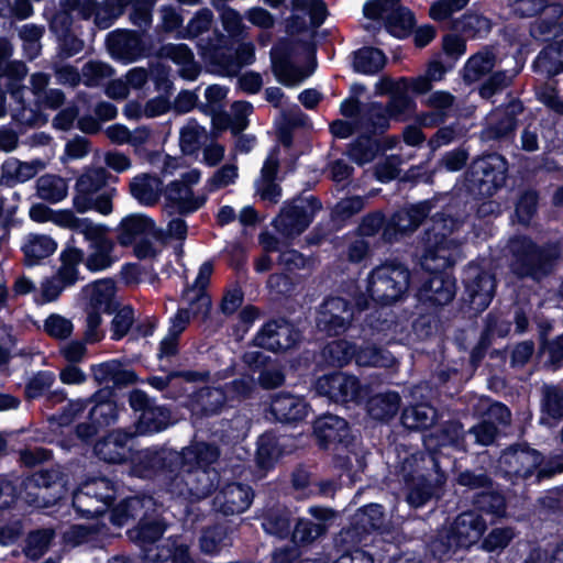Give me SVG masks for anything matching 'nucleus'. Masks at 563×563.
<instances>
[{
  "label": "nucleus",
  "instance_id": "obj_46",
  "mask_svg": "<svg viewBox=\"0 0 563 563\" xmlns=\"http://www.w3.org/2000/svg\"><path fill=\"white\" fill-rule=\"evenodd\" d=\"M36 190L41 199L56 203L66 198L68 185L66 180L59 176L44 175L37 179Z\"/></svg>",
  "mask_w": 563,
  "mask_h": 563
},
{
  "label": "nucleus",
  "instance_id": "obj_14",
  "mask_svg": "<svg viewBox=\"0 0 563 563\" xmlns=\"http://www.w3.org/2000/svg\"><path fill=\"white\" fill-rule=\"evenodd\" d=\"M318 209L319 205L316 200L297 199L283 208L274 224L284 235H298L308 228Z\"/></svg>",
  "mask_w": 563,
  "mask_h": 563
},
{
  "label": "nucleus",
  "instance_id": "obj_26",
  "mask_svg": "<svg viewBox=\"0 0 563 563\" xmlns=\"http://www.w3.org/2000/svg\"><path fill=\"white\" fill-rule=\"evenodd\" d=\"M213 273V265L211 262H205L198 272L194 285L185 290L184 301L190 306L192 314H207L211 300L206 294V287L209 285L210 277Z\"/></svg>",
  "mask_w": 563,
  "mask_h": 563
},
{
  "label": "nucleus",
  "instance_id": "obj_63",
  "mask_svg": "<svg viewBox=\"0 0 563 563\" xmlns=\"http://www.w3.org/2000/svg\"><path fill=\"white\" fill-rule=\"evenodd\" d=\"M324 353L331 363L338 366L347 364L356 355L355 347L344 340L333 341L325 347Z\"/></svg>",
  "mask_w": 563,
  "mask_h": 563
},
{
  "label": "nucleus",
  "instance_id": "obj_43",
  "mask_svg": "<svg viewBox=\"0 0 563 563\" xmlns=\"http://www.w3.org/2000/svg\"><path fill=\"white\" fill-rule=\"evenodd\" d=\"M169 411L161 406L146 408L139 417L136 432L139 434H152L165 430L170 426Z\"/></svg>",
  "mask_w": 563,
  "mask_h": 563
},
{
  "label": "nucleus",
  "instance_id": "obj_28",
  "mask_svg": "<svg viewBox=\"0 0 563 563\" xmlns=\"http://www.w3.org/2000/svg\"><path fill=\"white\" fill-rule=\"evenodd\" d=\"M131 440L132 434L122 430H115L96 443L95 452L106 462L121 463L129 455V442Z\"/></svg>",
  "mask_w": 563,
  "mask_h": 563
},
{
  "label": "nucleus",
  "instance_id": "obj_52",
  "mask_svg": "<svg viewBox=\"0 0 563 563\" xmlns=\"http://www.w3.org/2000/svg\"><path fill=\"white\" fill-rule=\"evenodd\" d=\"M402 423L409 429L428 428L435 420V410L429 405L420 404L407 408L402 413Z\"/></svg>",
  "mask_w": 563,
  "mask_h": 563
},
{
  "label": "nucleus",
  "instance_id": "obj_64",
  "mask_svg": "<svg viewBox=\"0 0 563 563\" xmlns=\"http://www.w3.org/2000/svg\"><path fill=\"white\" fill-rule=\"evenodd\" d=\"M378 151L377 144L369 137H361L351 145L349 155L358 165H364L374 159Z\"/></svg>",
  "mask_w": 563,
  "mask_h": 563
},
{
  "label": "nucleus",
  "instance_id": "obj_37",
  "mask_svg": "<svg viewBox=\"0 0 563 563\" xmlns=\"http://www.w3.org/2000/svg\"><path fill=\"white\" fill-rule=\"evenodd\" d=\"M161 56L173 60L179 67V75L188 80H195L199 67L194 60V54L185 44H167L161 48Z\"/></svg>",
  "mask_w": 563,
  "mask_h": 563
},
{
  "label": "nucleus",
  "instance_id": "obj_54",
  "mask_svg": "<svg viewBox=\"0 0 563 563\" xmlns=\"http://www.w3.org/2000/svg\"><path fill=\"white\" fill-rule=\"evenodd\" d=\"M355 361L360 366L390 367L395 363V358L389 352L371 345L356 352Z\"/></svg>",
  "mask_w": 563,
  "mask_h": 563
},
{
  "label": "nucleus",
  "instance_id": "obj_53",
  "mask_svg": "<svg viewBox=\"0 0 563 563\" xmlns=\"http://www.w3.org/2000/svg\"><path fill=\"white\" fill-rule=\"evenodd\" d=\"M495 65L494 55L488 52H479L473 55L464 67V79L473 82L493 69Z\"/></svg>",
  "mask_w": 563,
  "mask_h": 563
},
{
  "label": "nucleus",
  "instance_id": "obj_9",
  "mask_svg": "<svg viewBox=\"0 0 563 563\" xmlns=\"http://www.w3.org/2000/svg\"><path fill=\"white\" fill-rule=\"evenodd\" d=\"M510 252L514 255L512 269L520 276L531 275L539 278L547 273L548 263L559 255L556 249L550 254L537 250L530 240L515 238L509 242Z\"/></svg>",
  "mask_w": 563,
  "mask_h": 563
},
{
  "label": "nucleus",
  "instance_id": "obj_51",
  "mask_svg": "<svg viewBox=\"0 0 563 563\" xmlns=\"http://www.w3.org/2000/svg\"><path fill=\"white\" fill-rule=\"evenodd\" d=\"M543 423L563 418V390L555 386H545L542 399Z\"/></svg>",
  "mask_w": 563,
  "mask_h": 563
},
{
  "label": "nucleus",
  "instance_id": "obj_8",
  "mask_svg": "<svg viewBox=\"0 0 563 563\" xmlns=\"http://www.w3.org/2000/svg\"><path fill=\"white\" fill-rule=\"evenodd\" d=\"M115 495L114 486L104 477L88 479L74 493L73 505L84 517L102 515Z\"/></svg>",
  "mask_w": 563,
  "mask_h": 563
},
{
  "label": "nucleus",
  "instance_id": "obj_39",
  "mask_svg": "<svg viewBox=\"0 0 563 563\" xmlns=\"http://www.w3.org/2000/svg\"><path fill=\"white\" fill-rule=\"evenodd\" d=\"M314 433L323 445L332 442H343L349 435L347 423L344 419L325 415L314 422Z\"/></svg>",
  "mask_w": 563,
  "mask_h": 563
},
{
  "label": "nucleus",
  "instance_id": "obj_7",
  "mask_svg": "<svg viewBox=\"0 0 563 563\" xmlns=\"http://www.w3.org/2000/svg\"><path fill=\"white\" fill-rule=\"evenodd\" d=\"M486 530V521L474 511L461 514L454 521L448 544L442 539L431 544V551L439 560L446 558L453 547L470 548L478 542Z\"/></svg>",
  "mask_w": 563,
  "mask_h": 563
},
{
  "label": "nucleus",
  "instance_id": "obj_58",
  "mask_svg": "<svg viewBox=\"0 0 563 563\" xmlns=\"http://www.w3.org/2000/svg\"><path fill=\"white\" fill-rule=\"evenodd\" d=\"M391 117L388 114V108L383 107L378 103H372L368 106L366 113L362 117V128L368 132H375L376 130H383L388 126V122Z\"/></svg>",
  "mask_w": 563,
  "mask_h": 563
},
{
  "label": "nucleus",
  "instance_id": "obj_33",
  "mask_svg": "<svg viewBox=\"0 0 563 563\" xmlns=\"http://www.w3.org/2000/svg\"><path fill=\"white\" fill-rule=\"evenodd\" d=\"M162 180L150 174H140L130 183V194L142 206L151 207L158 202L163 194Z\"/></svg>",
  "mask_w": 563,
  "mask_h": 563
},
{
  "label": "nucleus",
  "instance_id": "obj_42",
  "mask_svg": "<svg viewBox=\"0 0 563 563\" xmlns=\"http://www.w3.org/2000/svg\"><path fill=\"white\" fill-rule=\"evenodd\" d=\"M287 437H276L273 433H265L258 439L256 460L260 467L268 470L283 454V448L287 445Z\"/></svg>",
  "mask_w": 563,
  "mask_h": 563
},
{
  "label": "nucleus",
  "instance_id": "obj_10",
  "mask_svg": "<svg viewBox=\"0 0 563 563\" xmlns=\"http://www.w3.org/2000/svg\"><path fill=\"white\" fill-rule=\"evenodd\" d=\"M318 394L335 402H360L368 394V388L358 379L342 372L323 375L316 382Z\"/></svg>",
  "mask_w": 563,
  "mask_h": 563
},
{
  "label": "nucleus",
  "instance_id": "obj_1",
  "mask_svg": "<svg viewBox=\"0 0 563 563\" xmlns=\"http://www.w3.org/2000/svg\"><path fill=\"white\" fill-rule=\"evenodd\" d=\"M219 452L213 445L195 442L181 452L168 449H146L137 453L135 474L150 476L156 470L180 464L181 472L170 478L169 492L179 496L202 498L218 484V473L211 465L218 460Z\"/></svg>",
  "mask_w": 563,
  "mask_h": 563
},
{
  "label": "nucleus",
  "instance_id": "obj_23",
  "mask_svg": "<svg viewBox=\"0 0 563 563\" xmlns=\"http://www.w3.org/2000/svg\"><path fill=\"white\" fill-rule=\"evenodd\" d=\"M107 43L111 56L123 63H132L145 54V45L141 36L132 31L112 32Z\"/></svg>",
  "mask_w": 563,
  "mask_h": 563
},
{
  "label": "nucleus",
  "instance_id": "obj_44",
  "mask_svg": "<svg viewBox=\"0 0 563 563\" xmlns=\"http://www.w3.org/2000/svg\"><path fill=\"white\" fill-rule=\"evenodd\" d=\"M400 397L396 391H386L373 396L367 402L371 417L377 420L393 418L399 410Z\"/></svg>",
  "mask_w": 563,
  "mask_h": 563
},
{
  "label": "nucleus",
  "instance_id": "obj_48",
  "mask_svg": "<svg viewBox=\"0 0 563 563\" xmlns=\"http://www.w3.org/2000/svg\"><path fill=\"white\" fill-rule=\"evenodd\" d=\"M84 260V253L77 247H67L60 254L62 265L56 276L68 287L79 277L78 266Z\"/></svg>",
  "mask_w": 563,
  "mask_h": 563
},
{
  "label": "nucleus",
  "instance_id": "obj_41",
  "mask_svg": "<svg viewBox=\"0 0 563 563\" xmlns=\"http://www.w3.org/2000/svg\"><path fill=\"white\" fill-rule=\"evenodd\" d=\"M93 378L99 384L125 385L134 382L135 375L126 369L119 361L112 360L92 366Z\"/></svg>",
  "mask_w": 563,
  "mask_h": 563
},
{
  "label": "nucleus",
  "instance_id": "obj_2",
  "mask_svg": "<svg viewBox=\"0 0 563 563\" xmlns=\"http://www.w3.org/2000/svg\"><path fill=\"white\" fill-rule=\"evenodd\" d=\"M452 219L435 220L432 232H428L421 266L431 273L428 283L421 288V297L435 305L449 303L455 295V282L442 269L454 264L460 257V249L453 239H448L441 229L452 230Z\"/></svg>",
  "mask_w": 563,
  "mask_h": 563
},
{
  "label": "nucleus",
  "instance_id": "obj_31",
  "mask_svg": "<svg viewBox=\"0 0 563 563\" xmlns=\"http://www.w3.org/2000/svg\"><path fill=\"white\" fill-rule=\"evenodd\" d=\"M383 511L382 506L377 504L367 505L362 508L354 517L355 526L351 529H356V540L363 542L364 547L371 542L377 543L382 540L380 534L376 533L371 538V531L377 530L382 525Z\"/></svg>",
  "mask_w": 563,
  "mask_h": 563
},
{
  "label": "nucleus",
  "instance_id": "obj_11",
  "mask_svg": "<svg viewBox=\"0 0 563 563\" xmlns=\"http://www.w3.org/2000/svg\"><path fill=\"white\" fill-rule=\"evenodd\" d=\"M254 45L252 43H243L232 55L229 48L219 47H201V55L205 62L210 66L211 71L220 76H234L244 65H250L255 59Z\"/></svg>",
  "mask_w": 563,
  "mask_h": 563
},
{
  "label": "nucleus",
  "instance_id": "obj_32",
  "mask_svg": "<svg viewBox=\"0 0 563 563\" xmlns=\"http://www.w3.org/2000/svg\"><path fill=\"white\" fill-rule=\"evenodd\" d=\"M309 514L320 521L312 522L308 519H299L292 532L295 543L308 544L317 540L327 530L324 521L332 516L329 509L321 507H310Z\"/></svg>",
  "mask_w": 563,
  "mask_h": 563
},
{
  "label": "nucleus",
  "instance_id": "obj_17",
  "mask_svg": "<svg viewBox=\"0 0 563 563\" xmlns=\"http://www.w3.org/2000/svg\"><path fill=\"white\" fill-rule=\"evenodd\" d=\"M541 454L527 446L510 448L498 460L497 468L508 477H528L540 465Z\"/></svg>",
  "mask_w": 563,
  "mask_h": 563
},
{
  "label": "nucleus",
  "instance_id": "obj_47",
  "mask_svg": "<svg viewBox=\"0 0 563 563\" xmlns=\"http://www.w3.org/2000/svg\"><path fill=\"white\" fill-rule=\"evenodd\" d=\"M453 96L446 91H435L426 99V104L433 109L421 118V123L426 126H432L443 121L445 110L450 109L453 104Z\"/></svg>",
  "mask_w": 563,
  "mask_h": 563
},
{
  "label": "nucleus",
  "instance_id": "obj_4",
  "mask_svg": "<svg viewBox=\"0 0 563 563\" xmlns=\"http://www.w3.org/2000/svg\"><path fill=\"white\" fill-rule=\"evenodd\" d=\"M408 286V269L397 263H386L371 272L365 282V294L373 301L389 305L400 299Z\"/></svg>",
  "mask_w": 563,
  "mask_h": 563
},
{
  "label": "nucleus",
  "instance_id": "obj_5",
  "mask_svg": "<svg viewBox=\"0 0 563 563\" xmlns=\"http://www.w3.org/2000/svg\"><path fill=\"white\" fill-rule=\"evenodd\" d=\"M200 179V170L192 168L183 173L178 179L168 183L163 190L164 212L168 216L188 214L200 209L205 205L206 198L197 196L192 191V186L197 185Z\"/></svg>",
  "mask_w": 563,
  "mask_h": 563
},
{
  "label": "nucleus",
  "instance_id": "obj_59",
  "mask_svg": "<svg viewBox=\"0 0 563 563\" xmlns=\"http://www.w3.org/2000/svg\"><path fill=\"white\" fill-rule=\"evenodd\" d=\"M291 11L294 14H309L313 26L321 25L327 16L325 4L321 0H291Z\"/></svg>",
  "mask_w": 563,
  "mask_h": 563
},
{
  "label": "nucleus",
  "instance_id": "obj_20",
  "mask_svg": "<svg viewBox=\"0 0 563 563\" xmlns=\"http://www.w3.org/2000/svg\"><path fill=\"white\" fill-rule=\"evenodd\" d=\"M129 0H106L98 5L93 0H64V7L78 10L84 18L95 14V22L100 29H108L122 13Z\"/></svg>",
  "mask_w": 563,
  "mask_h": 563
},
{
  "label": "nucleus",
  "instance_id": "obj_3",
  "mask_svg": "<svg viewBox=\"0 0 563 563\" xmlns=\"http://www.w3.org/2000/svg\"><path fill=\"white\" fill-rule=\"evenodd\" d=\"M165 527L161 521H142L130 532L131 539L139 542L143 549L144 558L153 563L172 560V563H195L188 554V548L178 539L168 540L164 545L154 547L161 538Z\"/></svg>",
  "mask_w": 563,
  "mask_h": 563
},
{
  "label": "nucleus",
  "instance_id": "obj_22",
  "mask_svg": "<svg viewBox=\"0 0 563 563\" xmlns=\"http://www.w3.org/2000/svg\"><path fill=\"white\" fill-rule=\"evenodd\" d=\"M299 333L286 321L266 323L255 336V344L271 351L287 350L299 340Z\"/></svg>",
  "mask_w": 563,
  "mask_h": 563
},
{
  "label": "nucleus",
  "instance_id": "obj_35",
  "mask_svg": "<svg viewBox=\"0 0 563 563\" xmlns=\"http://www.w3.org/2000/svg\"><path fill=\"white\" fill-rule=\"evenodd\" d=\"M82 294L89 309L111 312L114 307L115 285L110 279L97 280L85 286Z\"/></svg>",
  "mask_w": 563,
  "mask_h": 563
},
{
  "label": "nucleus",
  "instance_id": "obj_45",
  "mask_svg": "<svg viewBox=\"0 0 563 563\" xmlns=\"http://www.w3.org/2000/svg\"><path fill=\"white\" fill-rule=\"evenodd\" d=\"M429 213V203L421 202L410 208L397 211L391 218V224L400 233L415 230Z\"/></svg>",
  "mask_w": 563,
  "mask_h": 563
},
{
  "label": "nucleus",
  "instance_id": "obj_25",
  "mask_svg": "<svg viewBox=\"0 0 563 563\" xmlns=\"http://www.w3.org/2000/svg\"><path fill=\"white\" fill-rule=\"evenodd\" d=\"M118 241L121 245L128 246L143 235L157 236L161 229L150 217L143 213H133L124 217L118 228Z\"/></svg>",
  "mask_w": 563,
  "mask_h": 563
},
{
  "label": "nucleus",
  "instance_id": "obj_62",
  "mask_svg": "<svg viewBox=\"0 0 563 563\" xmlns=\"http://www.w3.org/2000/svg\"><path fill=\"white\" fill-rule=\"evenodd\" d=\"M43 329L49 336L64 340L71 335L74 324L70 319L57 313H52L45 319Z\"/></svg>",
  "mask_w": 563,
  "mask_h": 563
},
{
  "label": "nucleus",
  "instance_id": "obj_61",
  "mask_svg": "<svg viewBox=\"0 0 563 563\" xmlns=\"http://www.w3.org/2000/svg\"><path fill=\"white\" fill-rule=\"evenodd\" d=\"M409 89H399L391 97L387 106L391 119L404 120L415 109V101L408 96Z\"/></svg>",
  "mask_w": 563,
  "mask_h": 563
},
{
  "label": "nucleus",
  "instance_id": "obj_16",
  "mask_svg": "<svg viewBox=\"0 0 563 563\" xmlns=\"http://www.w3.org/2000/svg\"><path fill=\"white\" fill-rule=\"evenodd\" d=\"M465 290L470 303L477 311H482L490 303L495 292V278L483 271L478 265H470L464 273Z\"/></svg>",
  "mask_w": 563,
  "mask_h": 563
},
{
  "label": "nucleus",
  "instance_id": "obj_30",
  "mask_svg": "<svg viewBox=\"0 0 563 563\" xmlns=\"http://www.w3.org/2000/svg\"><path fill=\"white\" fill-rule=\"evenodd\" d=\"M271 411L277 420L291 422L303 419L308 415V406L299 396L280 393L272 399Z\"/></svg>",
  "mask_w": 563,
  "mask_h": 563
},
{
  "label": "nucleus",
  "instance_id": "obj_55",
  "mask_svg": "<svg viewBox=\"0 0 563 563\" xmlns=\"http://www.w3.org/2000/svg\"><path fill=\"white\" fill-rule=\"evenodd\" d=\"M153 501L151 497H130L126 498L123 504L117 507L112 514V522L118 526H122L129 517L137 515L139 509H148Z\"/></svg>",
  "mask_w": 563,
  "mask_h": 563
},
{
  "label": "nucleus",
  "instance_id": "obj_38",
  "mask_svg": "<svg viewBox=\"0 0 563 563\" xmlns=\"http://www.w3.org/2000/svg\"><path fill=\"white\" fill-rule=\"evenodd\" d=\"M57 249L56 242L45 234H29L25 236L22 251L27 266L37 265L51 256Z\"/></svg>",
  "mask_w": 563,
  "mask_h": 563
},
{
  "label": "nucleus",
  "instance_id": "obj_49",
  "mask_svg": "<svg viewBox=\"0 0 563 563\" xmlns=\"http://www.w3.org/2000/svg\"><path fill=\"white\" fill-rule=\"evenodd\" d=\"M385 62L386 58L382 51L364 47L355 52L353 67L357 73L373 75L384 67Z\"/></svg>",
  "mask_w": 563,
  "mask_h": 563
},
{
  "label": "nucleus",
  "instance_id": "obj_50",
  "mask_svg": "<svg viewBox=\"0 0 563 563\" xmlns=\"http://www.w3.org/2000/svg\"><path fill=\"white\" fill-rule=\"evenodd\" d=\"M536 66L553 76L563 70V40L545 47L537 57Z\"/></svg>",
  "mask_w": 563,
  "mask_h": 563
},
{
  "label": "nucleus",
  "instance_id": "obj_29",
  "mask_svg": "<svg viewBox=\"0 0 563 563\" xmlns=\"http://www.w3.org/2000/svg\"><path fill=\"white\" fill-rule=\"evenodd\" d=\"M356 529L341 531L336 548L341 553L334 563H375L374 554L365 551L363 542L356 540Z\"/></svg>",
  "mask_w": 563,
  "mask_h": 563
},
{
  "label": "nucleus",
  "instance_id": "obj_34",
  "mask_svg": "<svg viewBox=\"0 0 563 563\" xmlns=\"http://www.w3.org/2000/svg\"><path fill=\"white\" fill-rule=\"evenodd\" d=\"M278 169V155L274 150L267 156L261 170V176L256 180V191L261 198L271 203H276L280 198V188L275 183V176Z\"/></svg>",
  "mask_w": 563,
  "mask_h": 563
},
{
  "label": "nucleus",
  "instance_id": "obj_57",
  "mask_svg": "<svg viewBox=\"0 0 563 563\" xmlns=\"http://www.w3.org/2000/svg\"><path fill=\"white\" fill-rule=\"evenodd\" d=\"M51 221L59 227L73 229L82 235L91 233V228L96 224L87 218H77L70 210L53 212Z\"/></svg>",
  "mask_w": 563,
  "mask_h": 563
},
{
  "label": "nucleus",
  "instance_id": "obj_56",
  "mask_svg": "<svg viewBox=\"0 0 563 563\" xmlns=\"http://www.w3.org/2000/svg\"><path fill=\"white\" fill-rule=\"evenodd\" d=\"M206 130L195 120H190L180 130V147L185 154H195L199 148Z\"/></svg>",
  "mask_w": 563,
  "mask_h": 563
},
{
  "label": "nucleus",
  "instance_id": "obj_21",
  "mask_svg": "<svg viewBox=\"0 0 563 563\" xmlns=\"http://www.w3.org/2000/svg\"><path fill=\"white\" fill-rule=\"evenodd\" d=\"M423 459L420 453L411 454L404 459L400 468L402 479L409 489L407 500L410 506L416 508L423 506L432 494L430 485L427 483L426 478L418 474V464Z\"/></svg>",
  "mask_w": 563,
  "mask_h": 563
},
{
  "label": "nucleus",
  "instance_id": "obj_19",
  "mask_svg": "<svg viewBox=\"0 0 563 563\" xmlns=\"http://www.w3.org/2000/svg\"><path fill=\"white\" fill-rule=\"evenodd\" d=\"M107 228L96 223L91 228V233L84 236L89 242V254L86 260V266L90 271H103L110 267L117 257L113 256L114 243L106 235Z\"/></svg>",
  "mask_w": 563,
  "mask_h": 563
},
{
  "label": "nucleus",
  "instance_id": "obj_6",
  "mask_svg": "<svg viewBox=\"0 0 563 563\" xmlns=\"http://www.w3.org/2000/svg\"><path fill=\"white\" fill-rule=\"evenodd\" d=\"M11 54L10 43L0 38V77L7 76L10 79V93L16 102V107L11 109V117L21 124L33 125L36 121V113L32 109H27L24 103L25 87L18 86V82L26 76L27 69L21 62H11Z\"/></svg>",
  "mask_w": 563,
  "mask_h": 563
},
{
  "label": "nucleus",
  "instance_id": "obj_12",
  "mask_svg": "<svg viewBox=\"0 0 563 563\" xmlns=\"http://www.w3.org/2000/svg\"><path fill=\"white\" fill-rule=\"evenodd\" d=\"M511 12L520 18H531L541 14V20L534 25L533 34L551 33L563 15V7L559 2L548 0H514Z\"/></svg>",
  "mask_w": 563,
  "mask_h": 563
},
{
  "label": "nucleus",
  "instance_id": "obj_24",
  "mask_svg": "<svg viewBox=\"0 0 563 563\" xmlns=\"http://www.w3.org/2000/svg\"><path fill=\"white\" fill-rule=\"evenodd\" d=\"M253 499L252 489L242 484L232 483L222 488L213 500L214 508L223 515L245 511Z\"/></svg>",
  "mask_w": 563,
  "mask_h": 563
},
{
  "label": "nucleus",
  "instance_id": "obj_15",
  "mask_svg": "<svg viewBox=\"0 0 563 563\" xmlns=\"http://www.w3.org/2000/svg\"><path fill=\"white\" fill-rule=\"evenodd\" d=\"M477 177L478 192L482 196H493L506 181L507 163L498 154H489L476 159L472 166Z\"/></svg>",
  "mask_w": 563,
  "mask_h": 563
},
{
  "label": "nucleus",
  "instance_id": "obj_13",
  "mask_svg": "<svg viewBox=\"0 0 563 563\" xmlns=\"http://www.w3.org/2000/svg\"><path fill=\"white\" fill-rule=\"evenodd\" d=\"M254 388V379L250 376L234 380L227 391L221 388H206L199 391L191 410L195 415L218 413L229 398L244 397Z\"/></svg>",
  "mask_w": 563,
  "mask_h": 563
},
{
  "label": "nucleus",
  "instance_id": "obj_27",
  "mask_svg": "<svg viewBox=\"0 0 563 563\" xmlns=\"http://www.w3.org/2000/svg\"><path fill=\"white\" fill-rule=\"evenodd\" d=\"M106 180L107 172L102 167L87 169L77 179L73 198L74 208L80 213L89 211L88 198L98 192Z\"/></svg>",
  "mask_w": 563,
  "mask_h": 563
},
{
  "label": "nucleus",
  "instance_id": "obj_36",
  "mask_svg": "<svg viewBox=\"0 0 563 563\" xmlns=\"http://www.w3.org/2000/svg\"><path fill=\"white\" fill-rule=\"evenodd\" d=\"M272 67L276 79L288 87H295L301 84L309 74L295 67L280 46H276L271 52Z\"/></svg>",
  "mask_w": 563,
  "mask_h": 563
},
{
  "label": "nucleus",
  "instance_id": "obj_18",
  "mask_svg": "<svg viewBox=\"0 0 563 563\" xmlns=\"http://www.w3.org/2000/svg\"><path fill=\"white\" fill-rule=\"evenodd\" d=\"M353 318L347 302L339 297L328 298L320 307L317 327L329 335L344 332Z\"/></svg>",
  "mask_w": 563,
  "mask_h": 563
},
{
  "label": "nucleus",
  "instance_id": "obj_40",
  "mask_svg": "<svg viewBox=\"0 0 563 563\" xmlns=\"http://www.w3.org/2000/svg\"><path fill=\"white\" fill-rule=\"evenodd\" d=\"M44 165L40 161L21 162L16 158H8L2 165L1 183L13 186L16 183H24L33 178Z\"/></svg>",
  "mask_w": 563,
  "mask_h": 563
},
{
  "label": "nucleus",
  "instance_id": "obj_60",
  "mask_svg": "<svg viewBox=\"0 0 563 563\" xmlns=\"http://www.w3.org/2000/svg\"><path fill=\"white\" fill-rule=\"evenodd\" d=\"M199 544L203 553L216 554L229 544L227 531L222 527L207 529L200 537Z\"/></svg>",
  "mask_w": 563,
  "mask_h": 563
}]
</instances>
